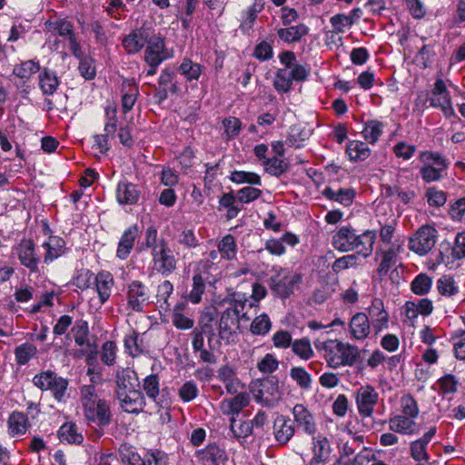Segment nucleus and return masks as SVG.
I'll list each match as a JSON object with an SVG mask.
<instances>
[{"instance_id":"nucleus-51","label":"nucleus","mask_w":465,"mask_h":465,"mask_svg":"<svg viewBox=\"0 0 465 465\" xmlns=\"http://www.w3.org/2000/svg\"><path fill=\"white\" fill-rule=\"evenodd\" d=\"M375 460V454L370 448H363L354 458L341 461V459L337 460L340 465H364Z\"/></svg>"},{"instance_id":"nucleus-29","label":"nucleus","mask_w":465,"mask_h":465,"mask_svg":"<svg viewBox=\"0 0 465 465\" xmlns=\"http://www.w3.org/2000/svg\"><path fill=\"white\" fill-rule=\"evenodd\" d=\"M45 249L44 262L50 263L65 252V242L58 236H51L48 241L43 244Z\"/></svg>"},{"instance_id":"nucleus-6","label":"nucleus","mask_w":465,"mask_h":465,"mask_svg":"<svg viewBox=\"0 0 465 465\" xmlns=\"http://www.w3.org/2000/svg\"><path fill=\"white\" fill-rule=\"evenodd\" d=\"M33 383L42 391H50L57 401H64L68 381L58 376L54 371L47 370L35 375Z\"/></svg>"},{"instance_id":"nucleus-2","label":"nucleus","mask_w":465,"mask_h":465,"mask_svg":"<svg viewBox=\"0 0 465 465\" xmlns=\"http://www.w3.org/2000/svg\"><path fill=\"white\" fill-rule=\"evenodd\" d=\"M324 359L330 368L353 366L360 357L357 346L340 341H327L322 345Z\"/></svg>"},{"instance_id":"nucleus-60","label":"nucleus","mask_w":465,"mask_h":465,"mask_svg":"<svg viewBox=\"0 0 465 465\" xmlns=\"http://www.w3.org/2000/svg\"><path fill=\"white\" fill-rule=\"evenodd\" d=\"M427 447L428 444L419 439L412 441L410 447L411 458L418 462L429 461L430 455L427 452Z\"/></svg>"},{"instance_id":"nucleus-20","label":"nucleus","mask_w":465,"mask_h":465,"mask_svg":"<svg viewBox=\"0 0 465 465\" xmlns=\"http://www.w3.org/2000/svg\"><path fill=\"white\" fill-rule=\"evenodd\" d=\"M115 394L135 391L139 386L137 373L130 368H124L119 370L115 375Z\"/></svg>"},{"instance_id":"nucleus-26","label":"nucleus","mask_w":465,"mask_h":465,"mask_svg":"<svg viewBox=\"0 0 465 465\" xmlns=\"http://www.w3.org/2000/svg\"><path fill=\"white\" fill-rule=\"evenodd\" d=\"M94 280L99 300L101 303H104L111 296L114 277L109 272L102 271L94 276Z\"/></svg>"},{"instance_id":"nucleus-46","label":"nucleus","mask_w":465,"mask_h":465,"mask_svg":"<svg viewBox=\"0 0 465 465\" xmlns=\"http://www.w3.org/2000/svg\"><path fill=\"white\" fill-rule=\"evenodd\" d=\"M361 134L368 143L374 144L382 134V124L379 121L370 120L365 124Z\"/></svg>"},{"instance_id":"nucleus-30","label":"nucleus","mask_w":465,"mask_h":465,"mask_svg":"<svg viewBox=\"0 0 465 465\" xmlns=\"http://www.w3.org/2000/svg\"><path fill=\"white\" fill-rule=\"evenodd\" d=\"M198 458L204 465H219L227 460L225 451L215 444H210L199 451Z\"/></svg>"},{"instance_id":"nucleus-5","label":"nucleus","mask_w":465,"mask_h":465,"mask_svg":"<svg viewBox=\"0 0 465 465\" xmlns=\"http://www.w3.org/2000/svg\"><path fill=\"white\" fill-rule=\"evenodd\" d=\"M45 30L53 35L67 39L69 47L76 58L82 57L83 51L74 32V24L66 18L53 16L45 23Z\"/></svg>"},{"instance_id":"nucleus-34","label":"nucleus","mask_w":465,"mask_h":465,"mask_svg":"<svg viewBox=\"0 0 465 465\" xmlns=\"http://www.w3.org/2000/svg\"><path fill=\"white\" fill-rule=\"evenodd\" d=\"M38 78L43 94L51 95L56 92L60 82L54 72L45 67L39 74Z\"/></svg>"},{"instance_id":"nucleus-54","label":"nucleus","mask_w":465,"mask_h":465,"mask_svg":"<svg viewBox=\"0 0 465 465\" xmlns=\"http://www.w3.org/2000/svg\"><path fill=\"white\" fill-rule=\"evenodd\" d=\"M183 306V304H177L174 307L173 312L172 314V322L177 329L189 330L193 327L194 322L193 319L182 313L181 311Z\"/></svg>"},{"instance_id":"nucleus-55","label":"nucleus","mask_w":465,"mask_h":465,"mask_svg":"<svg viewBox=\"0 0 465 465\" xmlns=\"http://www.w3.org/2000/svg\"><path fill=\"white\" fill-rule=\"evenodd\" d=\"M272 327V322L269 316L262 313L253 319L251 324L250 331L255 335H265L269 332Z\"/></svg>"},{"instance_id":"nucleus-40","label":"nucleus","mask_w":465,"mask_h":465,"mask_svg":"<svg viewBox=\"0 0 465 465\" xmlns=\"http://www.w3.org/2000/svg\"><path fill=\"white\" fill-rule=\"evenodd\" d=\"M143 390L147 397L158 403L160 394V379L157 374H151L143 380Z\"/></svg>"},{"instance_id":"nucleus-36","label":"nucleus","mask_w":465,"mask_h":465,"mask_svg":"<svg viewBox=\"0 0 465 465\" xmlns=\"http://www.w3.org/2000/svg\"><path fill=\"white\" fill-rule=\"evenodd\" d=\"M58 438L61 441H66L71 444H81L84 437L79 432L77 426L72 422H66L62 425L58 430Z\"/></svg>"},{"instance_id":"nucleus-53","label":"nucleus","mask_w":465,"mask_h":465,"mask_svg":"<svg viewBox=\"0 0 465 465\" xmlns=\"http://www.w3.org/2000/svg\"><path fill=\"white\" fill-rule=\"evenodd\" d=\"M37 352L36 347L32 343H23L15 348V354L18 364H26Z\"/></svg>"},{"instance_id":"nucleus-57","label":"nucleus","mask_w":465,"mask_h":465,"mask_svg":"<svg viewBox=\"0 0 465 465\" xmlns=\"http://www.w3.org/2000/svg\"><path fill=\"white\" fill-rule=\"evenodd\" d=\"M102 400L94 384L84 385L80 388V401L83 407L94 404Z\"/></svg>"},{"instance_id":"nucleus-37","label":"nucleus","mask_w":465,"mask_h":465,"mask_svg":"<svg viewBox=\"0 0 465 465\" xmlns=\"http://www.w3.org/2000/svg\"><path fill=\"white\" fill-rule=\"evenodd\" d=\"M217 248L222 259L233 260L237 254V245L232 234H226L218 242Z\"/></svg>"},{"instance_id":"nucleus-23","label":"nucleus","mask_w":465,"mask_h":465,"mask_svg":"<svg viewBox=\"0 0 465 465\" xmlns=\"http://www.w3.org/2000/svg\"><path fill=\"white\" fill-rule=\"evenodd\" d=\"M295 429L292 420L283 416L278 415L273 422V434L276 441L285 445L294 435Z\"/></svg>"},{"instance_id":"nucleus-27","label":"nucleus","mask_w":465,"mask_h":465,"mask_svg":"<svg viewBox=\"0 0 465 465\" xmlns=\"http://www.w3.org/2000/svg\"><path fill=\"white\" fill-rule=\"evenodd\" d=\"M7 424L9 435L12 437L25 434L30 427L27 415L18 411H15L9 415Z\"/></svg>"},{"instance_id":"nucleus-62","label":"nucleus","mask_w":465,"mask_h":465,"mask_svg":"<svg viewBox=\"0 0 465 465\" xmlns=\"http://www.w3.org/2000/svg\"><path fill=\"white\" fill-rule=\"evenodd\" d=\"M124 347L126 351L132 356L136 357L143 352L141 341L138 339V333L133 331L124 338Z\"/></svg>"},{"instance_id":"nucleus-4","label":"nucleus","mask_w":465,"mask_h":465,"mask_svg":"<svg viewBox=\"0 0 465 465\" xmlns=\"http://www.w3.org/2000/svg\"><path fill=\"white\" fill-rule=\"evenodd\" d=\"M249 388L254 400L266 407H273L281 398L279 380L276 376L254 380Z\"/></svg>"},{"instance_id":"nucleus-49","label":"nucleus","mask_w":465,"mask_h":465,"mask_svg":"<svg viewBox=\"0 0 465 465\" xmlns=\"http://www.w3.org/2000/svg\"><path fill=\"white\" fill-rule=\"evenodd\" d=\"M446 171L447 170L440 169L433 164L424 163L420 170V173L424 182L432 183L442 179L443 176L446 175Z\"/></svg>"},{"instance_id":"nucleus-31","label":"nucleus","mask_w":465,"mask_h":465,"mask_svg":"<svg viewBox=\"0 0 465 465\" xmlns=\"http://www.w3.org/2000/svg\"><path fill=\"white\" fill-rule=\"evenodd\" d=\"M436 289L440 295L451 298L459 294L460 286L453 276L441 275L436 282Z\"/></svg>"},{"instance_id":"nucleus-63","label":"nucleus","mask_w":465,"mask_h":465,"mask_svg":"<svg viewBox=\"0 0 465 465\" xmlns=\"http://www.w3.org/2000/svg\"><path fill=\"white\" fill-rule=\"evenodd\" d=\"M361 254H358V252H356L354 254H348V255H345V256L336 259L331 266L332 271L335 273H339L342 270H346L348 268L356 266L358 257Z\"/></svg>"},{"instance_id":"nucleus-35","label":"nucleus","mask_w":465,"mask_h":465,"mask_svg":"<svg viewBox=\"0 0 465 465\" xmlns=\"http://www.w3.org/2000/svg\"><path fill=\"white\" fill-rule=\"evenodd\" d=\"M312 134V131L303 126L301 124H293L290 127V131L288 133V136L286 139V143L289 146H294L296 148H300L302 146V143L309 139Z\"/></svg>"},{"instance_id":"nucleus-10","label":"nucleus","mask_w":465,"mask_h":465,"mask_svg":"<svg viewBox=\"0 0 465 465\" xmlns=\"http://www.w3.org/2000/svg\"><path fill=\"white\" fill-rule=\"evenodd\" d=\"M150 293L148 288L140 281H133L128 284L126 300L127 306L134 312H143V307L149 303Z\"/></svg>"},{"instance_id":"nucleus-13","label":"nucleus","mask_w":465,"mask_h":465,"mask_svg":"<svg viewBox=\"0 0 465 465\" xmlns=\"http://www.w3.org/2000/svg\"><path fill=\"white\" fill-rule=\"evenodd\" d=\"M144 52L145 63H152L153 65L162 64L170 57L166 48L164 39L160 35H149Z\"/></svg>"},{"instance_id":"nucleus-33","label":"nucleus","mask_w":465,"mask_h":465,"mask_svg":"<svg viewBox=\"0 0 465 465\" xmlns=\"http://www.w3.org/2000/svg\"><path fill=\"white\" fill-rule=\"evenodd\" d=\"M369 146L361 141H350L346 146V153L351 162H361L368 159L371 155Z\"/></svg>"},{"instance_id":"nucleus-11","label":"nucleus","mask_w":465,"mask_h":465,"mask_svg":"<svg viewBox=\"0 0 465 465\" xmlns=\"http://www.w3.org/2000/svg\"><path fill=\"white\" fill-rule=\"evenodd\" d=\"M430 104L432 107L440 108L445 116H450L454 114L451 107L450 94L442 78H438L433 84Z\"/></svg>"},{"instance_id":"nucleus-38","label":"nucleus","mask_w":465,"mask_h":465,"mask_svg":"<svg viewBox=\"0 0 465 465\" xmlns=\"http://www.w3.org/2000/svg\"><path fill=\"white\" fill-rule=\"evenodd\" d=\"M307 33L308 28L304 25H298L278 30V35L281 40L289 44L300 41Z\"/></svg>"},{"instance_id":"nucleus-16","label":"nucleus","mask_w":465,"mask_h":465,"mask_svg":"<svg viewBox=\"0 0 465 465\" xmlns=\"http://www.w3.org/2000/svg\"><path fill=\"white\" fill-rule=\"evenodd\" d=\"M35 245L30 239H23L15 247L18 259L22 265L32 272H38L39 257L35 252Z\"/></svg>"},{"instance_id":"nucleus-22","label":"nucleus","mask_w":465,"mask_h":465,"mask_svg":"<svg viewBox=\"0 0 465 465\" xmlns=\"http://www.w3.org/2000/svg\"><path fill=\"white\" fill-rule=\"evenodd\" d=\"M139 233L140 230L137 224L131 225L124 231L116 251L118 258L125 260L130 255Z\"/></svg>"},{"instance_id":"nucleus-39","label":"nucleus","mask_w":465,"mask_h":465,"mask_svg":"<svg viewBox=\"0 0 465 465\" xmlns=\"http://www.w3.org/2000/svg\"><path fill=\"white\" fill-rule=\"evenodd\" d=\"M40 64L35 60H26L16 64L13 68V74L21 79H29L33 74L39 72Z\"/></svg>"},{"instance_id":"nucleus-41","label":"nucleus","mask_w":465,"mask_h":465,"mask_svg":"<svg viewBox=\"0 0 465 465\" xmlns=\"http://www.w3.org/2000/svg\"><path fill=\"white\" fill-rule=\"evenodd\" d=\"M290 377L302 390L308 391L311 389L312 379L311 374L303 367L291 368Z\"/></svg>"},{"instance_id":"nucleus-28","label":"nucleus","mask_w":465,"mask_h":465,"mask_svg":"<svg viewBox=\"0 0 465 465\" xmlns=\"http://www.w3.org/2000/svg\"><path fill=\"white\" fill-rule=\"evenodd\" d=\"M140 192L137 186L127 181H121L116 191L117 201L121 204H134L137 203Z\"/></svg>"},{"instance_id":"nucleus-21","label":"nucleus","mask_w":465,"mask_h":465,"mask_svg":"<svg viewBox=\"0 0 465 465\" xmlns=\"http://www.w3.org/2000/svg\"><path fill=\"white\" fill-rule=\"evenodd\" d=\"M294 420L299 428L309 434L316 432V422L312 413L303 404H296L292 408Z\"/></svg>"},{"instance_id":"nucleus-48","label":"nucleus","mask_w":465,"mask_h":465,"mask_svg":"<svg viewBox=\"0 0 465 465\" xmlns=\"http://www.w3.org/2000/svg\"><path fill=\"white\" fill-rule=\"evenodd\" d=\"M179 72L185 76L187 81L198 80L202 74V65L185 59L178 68Z\"/></svg>"},{"instance_id":"nucleus-24","label":"nucleus","mask_w":465,"mask_h":465,"mask_svg":"<svg viewBox=\"0 0 465 465\" xmlns=\"http://www.w3.org/2000/svg\"><path fill=\"white\" fill-rule=\"evenodd\" d=\"M369 317L364 312L355 313L349 323L350 333L355 340H364L371 331Z\"/></svg>"},{"instance_id":"nucleus-45","label":"nucleus","mask_w":465,"mask_h":465,"mask_svg":"<svg viewBox=\"0 0 465 465\" xmlns=\"http://www.w3.org/2000/svg\"><path fill=\"white\" fill-rule=\"evenodd\" d=\"M205 292V280L200 274H194L193 276L192 290L187 294V299L193 303H199L202 301V295Z\"/></svg>"},{"instance_id":"nucleus-9","label":"nucleus","mask_w":465,"mask_h":465,"mask_svg":"<svg viewBox=\"0 0 465 465\" xmlns=\"http://www.w3.org/2000/svg\"><path fill=\"white\" fill-rule=\"evenodd\" d=\"M151 254L153 270L157 273L167 277L177 270L178 259L170 249L166 241H163L162 245Z\"/></svg>"},{"instance_id":"nucleus-25","label":"nucleus","mask_w":465,"mask_h":465,"mask_svg":"<svg viewBox=\"0 0 465 465\" xmlns=\"http://www.w3.org/2000/svg\"><path fill=\"white\" fill-rule=\"evenodd\" d=\"M250 402V396L247 392H241L233 398L223 399L220 402L221 411L224 415H238Z\"/></svg>"},{"instance_id":"nucleus-18","label":"nucleus","mask_w":465,"mask_h":465,"mask_svg":"<svg viewBox=\"0 0 465 465\" xmlns=\"http://www.w3.org/2000/svg\"><path fill=\"white\" fill-rule=\"evenodd\" d=\"M149 35L148 29L143 27L136 28L123 37L122 45L127 54H137L145 45Z\"/></svg>"},{"instance_id":"nucleus-19","label":"nucleus","mask_w":465,"mask_h":465,"mask_svg":"<svg viewBox=\"0 0 465 465\" xmlns=\"http://www.w3.org/2000/svg\"><path fill=\"white\" fill-rule=\"evenodd\" d=\"M388 424L390 431L401 435L412 436L419 432V425L415 419L406 415H394L389 419Z\"/></svg>"},{"instance_id":"nucleus-61","label":"nucleus","mask_w":465,"mask_h":465,"mask_svg":"<svg viewBox=\"0 0 465 465\" xmlns=\"http://www.w3.org/2000/svg\"><path fill=\"white\" fill-rule=\"evenodd\" d=\"M74 341L79 346L89 345V328L84 321H79L73 328Z\"/></svg>"},{"instance_id":"nucleus-12","label":"nucleus","mask_w":465,"mask_h":465,"mask_svg":"<svg viewBox=\"0 0 465 465\" xmlns=\"http://www.w3.org/2000/svg\"><path fill=\"white\" fill-rule=\"evenodd\" d=\"M379 394L371 385L361 386L355 392V401L359 413L362 417H371L377 404Z\"/></svg>"},{"instance_id":"nucleus-43","label":"nucleus","mask_w":465,"mask_h":465,"mask_svg":"<svg viewBox=\"0 0 465 465\" xmlns=\"http://www.w3.org/2000/svg\"><path fill=\"white\" fill-rule=\"evenodd\" d=\"M292 350L295 355L304 361L310 360L314 355L311 341L307 338L293 341Z\"/></svg>"},{"instance_id":"nucleus-42","label":"nucleus","mask_w":465,"mask_h":465,"mask_svg":"<svg viewBox=\"0 0 465 465\" xmlns=\"http://www.w3.org/2000/svg\"><path fill=\"white\" fill-rule=\"evenodd\" d=\"M174 77L175 73L173 70L169 68L163 70L159 77V85L163 88L164 97L167 95L168 92L171 94H176L180 90L178 84L173 82Z\"/></svg>"},{"instance_id":"nucleus-64","label":"nucleus","mask_w":465,"mask_h":465,"mask_svg":"<svg viewBox=\"0 0 465 465\" xmlns=\"http://www.w3.org/2000/svg\"><path fill=\"white\" fill-rule=\"evenodd\" d=\"M451 256L455 260L465 259V232L457 233L451 250Z\"/></svg>"},{"instance_id":"nucleus-15","label":"nucleus","mask_w":465,"mask_h":465,"mask_svg":"<svg viewBox=\"0 0 465 465\" xmlns=\"http://www.w3.org/2000/svg\"><path fill=\"white\" fill-rule=\"evenodd\" d=\"M368 310V317L375 335L389 326V313L384 308L382 300L375 298L371 301Z\"/></svg>"},{"instance_id":"nucleus-52","label":"nucleus","mask_w":465,"mask_h":465,"mask_svg":"<svg viewBox=\"0 0 465 465\" xmlns=\"http://www.w3.org/2000/svg\"><path fill=\"white\" fill-rule=\"evenodd\" d=\"M292 79L287 69H278L273 86L278 92L287 93L292 89Z\"/></svg>"},{"instance_id":"nucleus-59","label":"nucleus","mask_w":465,"mask_h":465,"mask_svg":"<svg viewBox=\"0 0 465 465\" xmlns=\"http://www.w3.org/2000/svg\"><path fill=\"white\" fill-rule=\"evenodd\" d=\"M230 179L236 183L262 184L261 177L257 173L251 172L233 171L231 173Z\"/></svg>"},{"instance_id":"nucleus-3","label":"nucleus","mask_w":465,"mask_h":465,"mask_svg":"<svg viewBox=\"0 0 465 465\" xmlns=\"http://www.w3.org/2000/svg\"><path fill=\"white\" fill-rule=\"evenodd\" d=\"M229 296L232 307L223 312L219 321V336L223 340H228L235 333V328H239L240 313L248 302L246 294L240 292H233Z\"/></svg>"},{"instance_id":"nucleus-17","label":"nucleus","mask_w":465,"mask_h":465,"mask_svg":"<svg viewBox=\"0 0 465 465\" xmlns=\"http://www.w3.org/2000/svg\"><path fill=\"white\" fill-rule=\"evenodd\" d=\"M119 401L120 408L128 413H139L145 406V398L143 393L139 391H130L115 394Z\"/></svg>"},{"instance_id":"nucleus-50","label":"nucleus","mask_w":465,"mask_h":465,"mask_svg":"<svg viewBox=\"0 0 465 465\" xmlns=\"http://www.w3.org/2000/svg\"><path fill=\"white\" fill-rule=\"evenodd\" d=\"M432 285V279L426 273H420L411 282V291L417 295L427 294Z\"/></svg>"},{"instance_id":"nucleus-7","label":"nucleus","mask_w":465,"mask_h":465,"mask_svg":"<svg viewBox=\"0 0 465 465\" xmlns=\"http://www.w3.org/2000/svg\"><path fill=\"white\" fill-rule=\"evenodd\" d=\"M301 274L286 269H280L271 277V289L272 292L282 298H289L302 282Z\"/></svg>"},{"instance_id":"nucleus-1","label":"nucleus","mask_w":465,"mask_h":465,"mask_svg":"<svg viewBox=\"0 0 465 465\" xmlns=\"http://www.w3.org/2000/svg\"><path fill=\"white\" fill-rule=\"evenodd\" d=\"M375 239L376 233L374 231L367 230L361 234H357L352 227L342 226L333 234L331 243L338 251L358 250V254L367 258L372 252Z\"/></svg>"},{"instance_id":"nucleus-8","label":"nucleus","mask_w":465,"mask_h":465,"mask_svg":"<svg viewBox=\"0 0 465 465\" xmlns=\"http://www.w3.org/2000/svg\"><path fill=\"white\" fill-rule=\"evenodd\" d=\"M438 236V231L433 226L422 225L410 238L409 248L420 256L425 255L435 246Z\"/></svg>"},{"instance_id":"nucleus-58","label":"nucleus","mask_w":465,"mask_h":465,"mask_svg":"<svg viewBox=\"0 0 465 465\" xmlns=\"http://www.w3.org/2000/svg\"><path fill=\"white\" fill-rule=\"evenodd\" d=\"M401 414L416 419L419 416L420 409L417 401L411 394H404L401 398Z\"/></svg>"},{"instance_id":"nucleus-44","label":"nucleus","mask_w":465,"mask_h":465,"mask_svg":"<svg viewBox=\"0 0 465 465\" xmlns=\"http://www.w3.org/2000/svg\"><path fill=\"white\" fill-rule=\"evenodd\" d=\"M331 451L329 440L322 436L313 439V457L320 460H327Z\"/></svg>"},{"instance_id":"nucleus-47","label":"nucleus","mask_w":465,"mask_h":465,"mask_svg":"<svg viewBox=\"0 0 465 465\" xmlns=\"http://www.w3.org/2000/svg\"><path fill=\"white\" fill-rule=\"evenodd\" d=\"M265 171L271 175L280 176L289 169V163L277 156L268 158L263 162Z\"/></svg>"},{"instance_id":"nucleus-14","label":"nucleus","mask_w":465,"mask_h":465,"mask_svg":"<svg viewBox=\"0 0 465 465\" xmlns=\"http://www.w3.org/2000/svg\"><path fill=\"white\" fill-rule=\"evenodd\" d=\"M83 408L84 416L89 421L95 422L100 427H104L111 423L112 414L109 403L105 399Z\"/></svg>"},{"instance_id":"nucleus-56","label":"nucleus","mask_w":465,"mask_h":465,"mask_svg":"<svg viewBox=\"0 0 465 465\" xmlns=\"http://www.w3.org/2000/svg\"><path fill=\"white\" fill-rule=\"evenodd\" d=\"M381 255V261L377 271L380 275H386L388 272L396 264L397 253L394 248H390L389 250L383 252Z\"/></svg>"},{"instance_id":"nucleus-32","label":"nucleus","mask_w":465,"mask_h":465,"mask_svg":"<svg viewBox=\"0 0 465 465\" xmlns=\"http://www.w3.org/2000/svg\"><path fill=\"white\" fill-rule=\"evenodd\" d=\"M322 195L329 200L340 203L344 206H349L352 203L355 197V192L350 188H340L335 191L331 187H326L322 191Z\"/></svg>"}]
</instances>
